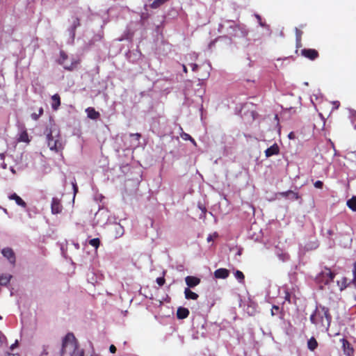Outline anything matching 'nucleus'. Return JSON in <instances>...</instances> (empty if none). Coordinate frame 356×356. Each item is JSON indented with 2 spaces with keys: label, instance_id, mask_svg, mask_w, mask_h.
<instances>
[{
  "label": "nucleus",
  "instance_id": "4",
  "mask_svg": "<svg viewBox=\"0 0 356 356\" xmlns=\"http://www.w3.org/2000/svg\"><path fill=\"white\" fill-rule=\"evenodd\" d=\"M334 274L331 272L329 268H325L316 277V280L318 282L328 284L333 281Z\"/></svg>",
  "mask_w": 356,
  "mask_h": 356
},
{
  "label": "nucleus",
  "instance_id": "7",
  "mask_svg": "<svg viewBox=\"0 0 356 356\" xmlns=\"http://www.w3.org/2000/svg\"><path fill=\"white\" fill-rule=\"evenodd\" d=\"M51 213L53 214H58L62 211L63 207L60 204V201L57 197H53L51 204Z\"/></svg>",
  "mask_w": 356,
  "mask_h": 356
},
{
  "label": "nucleus",
  "instance_id": "32",
  "mask_svg": "<svg viewBox=\"0 0 356 356\" xmlns=\"http://www.w3.org/2000/svg\"><path fill=\"white\" fill-rule=\"evenodd\" d=\"M156 283L160 286H163L165 283V279L163 277H157L156 280Z\"/></svg>",
  "mask_w": 356,
  "mask_h": 356
},
{
  "label": "nucleus",
  "instance_id": "35",
  "mask_svg": "<svg viewBox=\"0 0 356 356\" xmlns=\"http://www.w3.org/2000/svg\"><path fill=\"white\" fill-rule=\"evenodd\" d=\"M40 114L37 113H33L31 115V118L33 120H37L39 118H40Z\"/></svg>",
  "mask_w": 356,
  "mask_h": 356
},
{
  "label": "nucleus",
  "instance_id": "58",
  "mask_svg": "<svg viewBox=\"0 0 356 356\" xmlns=\"http://www.w3.org/2000/svg\"><path fill=\"white\" fill-rule=\"evenodd\" d=\"M241 251H240V250H238V252L237 254H238V255H241Z\"/></svg>",
  "mask_w": 356,
  "mask_h": 356
},
{
  "label": "nucleus",
  "instance_id": "13",
  "mask_svg": "<svg viewBox=\"0 0 356 356\" xmlns=\"http://www.w3.org/2000/svg\"><path fill=\"white\" fill-rule=\"evenodd\" d=\"M214 276L218 279H225L229 276V270L226 268H219L214 272Z\"/></svg>",
  "mask_w": 356,
  "mask_h": 356
},
{
  "label": "nucleus",
  "instance_id": "3",
  "mask_svg": "<svg viewBox=\"0 0 356 356\" xmlns=\"http://www.w3.org/2000/svg\"><path fill=\"white\" fill-rule=\"evenodd\" d=\"M67 351L70 356H84V350L78 347L75 337L72 333L66 334L63 341L61 354L64 355Z\"/></svg>",
  "mask_w": 356,
  "mask_h": 356
},
{
  "label": "nucleus",
  "instance_id": "8",
  "mask_svg": "<svg viewBox=\"0 0 356 356\" xmlns=\"http://www.w3.org/2000/svg\"><path fill=\"white\" fill-rule=\"evenodd\" d=\"M79 19L78 18H73L71 26L67 29L69 36L72 42H73L75 37V30L78 26H79Z\"/></svg>",
  "mask_w": 356,
  "mask_h": 356
},
{
  "label": "nucleus",
  "instance_id": "22",
  "mask_svg": "<svg viewBox=\"0 0 356 356\" xmlns=\"http://www.w3.org/2000/svg\"><path fill=\"white\" fill-rule=\"evenodd\" d=\"M11 278V275H2L0 276V286H6L7 285Z\"/></svg>",
  "mask_w": 356,
  "mask_h": 356
},
{
  "label": "nucleus",
  "instance_id": "61",
  "mask_svg": "<svg viewBox=\"0 0 356 356\" xmlns=\"http://www.w3.org/2000/svg\"><path fill=\"white\" fill-rule=\"evenodd\" d=\"M355 129H356V124H355Z\"/></svg>",
  "mask_w": 356,
  "mask_h": 356
},
{
  "label": "nucleus",
  "instance_id": "37",
  "mask_svg": "<svg viewBox=\"0 0 356 356\" xmlns=\"http://www.w3.org/2000/svg\"><path fill=\"white\" fill-rule=\"evenodd\" d=\"M130 136L134 138L136 140H139V139L140 138V134H138V133L137 134H130Z\"/></svg>",
  "mask_w": 356,
  "mask_h": 356
},
{
  "label": "nucleus",
  "instance_id": "33",
  "mask_svg": "<svg viewBox=\"0 0 356 356\" xmlns=\"http://www.w3.org/2000/svg\"><path fill=\"white\" fill-rule=\"evenodd\" d=\"M314 186L316 188H322L323 183L321 181L318 180L314 182Z\"/></svg>",
  "mask_w": 356,
  "mask_h": 356
},
{
  "label": "nucleus",
  "instance_id": "19",
  "mask_svg": "<svg viewBox=\"0 0 356 356\" xmlns=\"http://www.w3.org/2000/svg\"><path fill=\"white\" fill-rule=\"evenodd\" d=\"M184 296H185V298L188 300H189V299L197 300L199 297L196 293L192 291L189 288L185 289Z\"/></svg>",
  "mask_w": 356,
  "mask_h": 356
},
{
  "label": "nucleus",
  "instance_id": "20",
  "mask_svg": "<svg viewBox=\"0 0 356 356\" xmlns=\"http://www.w3.org/2000/svg\"><path fill=\"white\" fill-rule=\"evenodd\" d=\"M51 107L54 110H57L60 105V97L58 94H55L51 97Z\"/></svg>",
  "mask_w": 356,
  "mask_h": 356
},
{
  "label": "nucleus",
  "instance_id": "16",
  "mask_svg": "<svg viewBox=\"0 0 356 356\" xmlns=\"http://www.w3.org/2000/svg\"><path fill=\"white\" fill-rule=\"evenodd\" d=\"M88 118L92 120H96L99 117V112L96 111L94 108L88 107L86 109Z\"/></svg>",
  "mask_w": 356,
  "mask_h": 356
},
{
  "label": "nucleus",
  "instance_id": "55",
  "mask_svg": "<svg viewBox=\"0 0 356 356\" xmlns=\"http://www.w3.org/2000/svg\"><path fill=\"white\" fill-rule=\"evenodd\" d=\"M200 209L203 211V212H205L206 209L205 208H202L200 206H199Z\"/></svg>",
  "mask_w": 356,
  "mask_h": 356
},
{
  "label": "nucleus",
  "instance_id": "41",
  "mask_svg": "<svg viewBox=\"0 0 356 356\" xmlns=\"http://www.w3.org/2000/svg\"><path fill=\"white\" fill-rule=\"evenodd\" d=\"M314 97H315V99L316 100H318L319 99V97H318V95L317 94H314L312 97H311V102L313 104H314Z\"/></svg>",
  "mask_w": 356,
  "mask_h": 356
},
{
  "label": "nucleus",
  "instance_id": "34",
  "mask_svg": "<svg viewBox=\"0 0 356 356\" xmlns=\"http://www.w3.org/2000/svg\"><path fill=\"white\" fill-rule=\"evenodd\" d=\"M353 282H354L355 284H356V261L353 264Z\"/></svg>",
  "mask_w": 356,
  "mask_h": 356
},
{
  "label": "nucleus",
  "instance_id": "36",
  "mask_svg": "<svg viewBox=\"0 0 356 356\" xmlns=\"http://www.w3.org/2000/svg\"><path fill=\"white\" fill-rule=\"evenodd\" d=\"M289 191H285V192L279 193L277 194V195H280L282 197L287 198L288 195H289Z\"/></svg>",
  "mask_w": 356,
  "mask_h": 356
},
{
  "label": "nucleus",
  "instance_id": "53",
  "mask_svg": "<svg viewBox=\"0 0 356 356\" xmlns=\"http://www.w3.org/2000/svg\"><path fill=\"white\" fill-rule=\"evenodd\" d=\"M183 70L184 72H187V68L184 65H183Z\"/></svg>",
  "mask_w": 356,
  "mask_h": 356
},
{
  "label": "nucleus",
  "instance_id": "56",
  "mask_svg": "<svg viewBox=\"0 0 356 356\" xmlns=\"http://www.w3.org/2000/svg\"><path fill=\"white\" fill-rule=\"evenodd\" d=\"M10 170H11V172H12L13 173H15V170H14V168H10Z\"/></svg>",
  "mask_w": 356,
  "mask_h": 356
},
{
  "label": "nucleus",
  "instance_id": "49",
  "mask_svg": "<svg viewBox=\"0 0 356 356\" xmlns=\"http://www.w3.org/2000/svg\"><path fill=\"white\" fill-rule=\"evenodd\" d=\"M333 104L334 105V108H337L339 106V102H334Z\"/></svg>",
  "mask_w": 356,
  "mask_h": 356
},
{
  "label": "nucleus",
  "instance_id": "25",
  "mask_svg": "<svg viewBox=\"0 0 356 356\" xmlns=\"http://www.w3.org/2000/svg\"><path fill=\"white\" fill-rule=\"evenodd\" d=\"M234 277L240 283L243 282L245 276L241 270H236L234 272Z\"/></svg>",
  "mask_w": 356,
  "mask_h": 356
},
{
  "label": "nucleus",
  "instance_id": "42",
  "mask_svg": "<svg viewBox=\"0 0 356 356\" xmlns=\"http://www.w3.org/2000/svg\"><path fill=\"white\" fill-rule=\"evenodd\" d=\"M191 66L192 70L193 72L197 71V70L198 68V65L197 64L193 63V64H191Z\"/></svg>",
  "mask_w": 356,
  "mask_h": 356
},
{
  "label": "nucleus",
  "instance_id": "48",
  "mask_svg": "<svg viewBox=\"0 0 356 356\" xmlns=\"http://www.w3.org/2000/svg\"><path fill=\"white\" fill-rule=\"evenodd\" d=\"M285 300L290 302V294L289 293H286Z\"/></svg>",
  "mask_w": 356,
  "mask_h": 356
},
{
  "label": "nucleus",
  "instance_id": "62",
  "mask_svg": "<svg viewBox=\"0 0 356 356\" xmlns=\"http://www.w3.org/2000/svg\"><path fill=\"white\" fill-rule=\"evenodd\" d=\"M0 319H1V316H0Z\"/></svg>",
  "mask_w": 356,
  "mask_h": 356
},
{
  "label": "nucleus",
  "instance_id": "28",
  "mask_svg": "<svg viewBox=\"0 0 356 356\" xmlns=\"http://www.w3.org/2000/svg\"><path fill=\"white\" fill-rule=\"evenodd\" d=\"M287 198L291 200H296L299 198V196L298 193L293 192V191H289V193Z\"/></svg>",
  "mask_w": 356,
  "mask_h": 356
},
{
  "label": "nucleus",
  "instance_id": "17",
  "mask_svg": "<svg viewBox=\"0 0 356 356\" xmlns=\"http://www.w3.org/2000/svg\"><path fill=\"white\" fill-rule=\"evenodd\" d=\"M9 199L15 200L16 204L22 207L25 208L26 206V202L16 193L11 194L9 196Z\"/></svg>",
  "mask_w": 356,
  "mask_h": 356
},
{
  "label": "nucleus",
  "instance_id": "52",
  "mask_svg": "<svg viewBox=\"0 0 356 356\" xmlns=\"http://www.w3.org/2000/svg\"><path fill=\"white\" fill-rule=\"evenodd\" d=\"M9 356H19V354L9 353Z\"/></svg>",
  "mask_w": 356,
  "mask_h": 356
},
{
  "label": "nucleus",
  "instance_id": "14",
  "mask_svg": "<svg viewBox=\"0 0 356 356\" xmlns=\"http://www.w3.org/2000/svg\"><path fill=\"white\" fill-rule=\"evenodd\" d=\"M342 343V346L344 350L345 354L347 355H350L353 353V349L350 347V343L345 339H341Z\"/></svg>",
  "mask_w": 356,
  "mask_h": 356
},
{
  "label": "nucleus",
  "instance_id": "15",
  "mask_svg": "<svg viewBox=\"0 0 356 356\" xmlns=\"http://www.w3.org/2000/svg\"><path fill=\"white\" fill-rule=\"evenodd\" d=\"M318 247V243L317 240L315 238H312L308 243H305L304 245V249L305 250H315Z\"/></svg>",
  "mask_w": 356,
  "mask_h": 356
},
{
  "label": "nucleus",
  "instance_id": "45",
  "mask_svg": "<svg viewBox=\"0 0 356 356\" xmlns=\"http://www.w3.org/2000/svg\"><path fill=\"white\" fill-rule=\"evenodd\" d=\"M289 139H293L295 138L293 132H290L288 135Z\"/></svg>",
  "mask_w": 356,
  "mask_h": 356
},
{
  "label": "nucleus",
  "instance_id": "60",
  "mask_svg": "<svg viewBox=\"0 0 356 356\" xmlns=\"http://www.w3.org/2000/svg\"><path fill=\"white\" fill-rule=\"evenodd\" d=\"M332 143V145L333 148H334V143ZM334 149L335 150V149Z\"/></svg>",
  "mask_w": 356,
  "mask_h": 356
},
{
  "label": "nucleus",
  "instance_id": "57",
  "mask_svg": "<svg viewBox=\"0 0 356 356\" xmlns=\"http://www.w3.org/2000/svg\"><path fill=\"white\" fill-rule=\"evenodd\" d=\"M75 247H76V249H78L79 248V244L78 243L75 244Z\"/></svg>",
  "mask_w": 356,
  "mask_h": 356
},
{
  "label": "nucleus",
  "instance_id": "9",
  "mask_svg": "<svg viewBox=\"0 0 356 356\" xmlns=\"http://www.w3.org/2000/svg\"><path fill=\"white\" fill-rule=\"evenodd\" d=\"M185 282L188 288H193L200 283V279L194 276H187L185 277Z\"/></svg>",
  "mask_w": 356,
  "mask_h": 356
},
{
  "label": "nucleus",
  "instance_id": "51",
  "mask_svg": "<svg viewBox=\"0 0 356 356\" xmlns=\"http://www.w3.org/2000/svg\"><path fill=\"white\" fill-rule=\"evenodd\" d=\"M190 141L195 145L196 146V142L195 140L192 138V140H190Z\"/></svg>",
  "mask_w": 356,
  "mask_h": 356
},
{
  "label": "nucleus",
  "instance_id": "23",
  "mask_svg": "<svg viewBox=\"0 0 356 356\" xmlns=\"http://www.w3.org/2000/svg\"><path fill=\"white\" fill-rule=\"evenodd\" d=\"M295 31H296V46H297V47H300L302 46L301 37H302V31L299 30L298 28H296Z\"/></svg>",
  "mask_w": 356,
  "mask_h": 356
},
{
  "label": "nucleus",
  "instance_id": "11",
  "mask_svg": "<svg viewBox=\"0 0 356 356\" xmlns=\"http://www.w3.org/2000/svg\"><path fill=\"white\" fill-rule=\"evenodd\" d=\"M279 152H280L279 146L276 143H275L265 150V156L266 157H270L273 155L278 154Z\"/></svg>",
  "mask_w": 356,
  "mask_h": 356
},
{
  "label": "nucleus",
  "instance_id": "59",
  "mask_svg": "<svg viewBox=\"0 0 356 356\" xmlns=\"http://www.w3.org/2000/svg\"><path fill=\"white\" fill-rule=\"evenodd\" d=\"M304 85L308 86V82H304Z\"/></svg>",
  "mask_w": 356,
  "mask_h": 356
},
{
  "label": "nucleus",
  "instance_id": "24",
  "mask_svg": "<svg viewBox=\"0 0 356 356\" xmlns=\"http://www.w3.org/2000/svg\"><path fill=\"white\" fill-rule=\"evenodd\" d=\"M347 206L353 211H356V197H353L347 201Z\"/></svg>",
  "mask_w": 356,
  "mask_h": 356
},
{
  "label": "nucleus",
  "instance_id": "46",
  "mask_svg": "<svg viewBox=\"0 0 356 356\" xmlns=\"http://www.w3.org/2000/svg\"><path fill=\"white\" fill-rule=\"evenodd\" d=\"M273 309H275V310H278L279 309V307L276 306V305H273V308H272V310H271V313H272L273 316L275 315L274 312H273Z\"/></svg>",
  "mask_w": 356,
  "mask_h": 356
},
{
  "label": "nucleus",
  "instance_id": "31",
  "mask_svg": "<svg viewBox=\"0 0 356 356\" xmlns=\"http://www.w3.org/2000/svg\"><path fill=\"white\" fill-rule=\"evenodd\" d=\"M218 234L216 232L213 233V234H209L208 236H207V241L208 242H211L213 240L214 238H217L218 237Z\"/></svg>",
  "mask_w": 356,
  "mask_h": 356
},
{
  "label": "nucleus",
  "instance_id": "1",
  "mask_svg": "<svg viewBox=\"0 0 356 356\" xmlns=\"http://www.w3.org/2000/svg\"><path fill=\"white\" fill-rule=\"evenodd\" d=\"M45 134L47 145L51 151L58 152L63 149L64 143L60 137V130L56 125L52 124L49 128H47Z\"/></svg>",
  "mask_w": 356,
  "mask_h": 356
},
{
  "label": "nucleus",
  "instance_id": "18",
  "mask_svg": "<svg viewBox=\"0 0 356 356\" xmlns=\"http://www.w3.org/2000/svg\"><path fill=\"white\" fill-rule=\"evenodd\" d=\"M189 314V311L188 309L184 307H179L177 311V316L179 319L186 318Z\"/></svg>",
  "mask_w": 356,
  "mask_h": 356
},
{
  "label": "nucleus",
  "instance_id": "40",
  "mask_svg": "<svg viewBox=\"0 0 356 356\" xmlns=\"http://www.w3.org/2000/svg\"><path fill=\"white\" fill-rule=\"evenodd\" d=\"M116 347L114 345H111L109 347V351L111 353H115L116 352Z\"/></svg>",
  "mask_w": 356,
  "mask_h": 356
},
{
  "label": "nucleus",
  "instance_id": "43",
  "mask_svg": "<svg viewBox=\"0 0 356 356\" xmlns=\"http://www.w3.org/2000/svg\"><path fill=\"white\" fill-rule=\"evenodd\" d=\"M356 122V111L352 113V122L354 124Z\"/></svg>",
  "mask_w": 356,
  "mask_h": 356
},
{
  "label": "nucleus",
  "instance_id": "27",
  "mask_svg": "<svg viewBox=\"0 0 356 356\" xmlns=\"http://www.w3.org/2000/svg\"><path fill=\"white\" fill-rule=\"evenodd\" d=\"M100 241L98 238H92L89 241V244L95 248L99 246Z\"/></svg>",
  "mask_w": 356,
  "mask_h": 356
},
{
  "label": "nucleus",
  "instance_id": "12",
  "mask_svg": "<svg viewBox=\"0 0 356 356\" xmlns=\"http://www.w3.org/2000/svg\"><path fill=\"white\" fill-rule=\"evenodd\" d=\"M113 229L114 231V235L116 238H120L123 236L124 233V229L122 225L120 223H115L113 225Z\"/></svg>",
  "mask_w": 356,
  "mask_h": 356
},
{
  "label": "nucleus",
  "instance_id": "10",
  "mask_svg": "<svg viewBox=\"0 0 356 356\" xmlns=\"http://www.w3.org/2000/svg\"><path fill=\"white\" fill-rule=\"evenodd\" d=\"M302 55L310 60H314L318 56V52L312 49H304L302 50Z\"/></svg>",
  "mask_w": 356,
  "mask_h": 356
},
{
  "label": "nucleus",
  "instance_id": "38",
  "mask_svg": "<svg viewBox=\"0 0 356 356\" xmlns=\"http://www.w3.org/2000/svg\"><path fill=\"white\" fill-rule=\"evenodd\" d=\"M72 186H73V191H74V197H75L76 193L78 191V187L76 186V184L74 182H72Z\"/></svg>",
  "mask_w": 356,
  "mask_h": 356
},
{
  "label": "nucleus",
  "instance_id": "5",
  "mask_svg": "<svg viewBox=\"0 0 356 356\" xmlns=\"http://www.w3.org/2000/svg\"><path fill=\"white\" fill-rule=\"evenodd\" d=\"M60 65H63L65 70H72L76 65V61L72 59L68 61V57L63 51L60 53V58L58 60Z\"/></svg>",
  "mask_w": 356,
  "mask_h": 356
},
{
  "label": "nucleus",
  "instance_id": "47",
  "mask_svg": "<svg viewBox=\"0 0 356 356\" xmlns=\"http://www.w3.org/2000/svg\"><path fill=\"white\" fill-rule=\"evenodd\" d=\"M47 354H48V352H47V349L44 347L42 353L40 356L46 355Z\"/></svg>",
  "mask_w": 356,
  "mask_h": 356
},
{
  "label": "nucleus",
  "instance_id": "2",
  "mask_svg": "<svg viewBox=\"0 0 356 356\" xmlns=\"http://www.w3.org/2000/svg\"><path fill=\"white\" fill-rule=\"evenodd\" d=\"M310 321L316 326L323 327L327 330L330 325L331 316L329 309L323 306L317 307L310 316Z\"/></svg>",
  "mask_w": 356,
  "mask_h": 356
},
{
  "label": "nucleus",
  "instance_id": "39",
  "mask_svg": "<svg viewBox=\"0 0 356 356\" xmlns=\"http://www.w3.org/2000/svg\"><path fill=\"white\" fill-rule=\"evenodd\" d=\"M18 346V340H15V343H13L10 347V349L11 350H13L17 346Z\"/></svg>",
  "mask_w": 356,
  "mask_h": 356
},
{
  "label": "nucleus",
  "instance_id": "50",
  "mask_svg": "<svg viewBox=\"0 0 356 356\" xmlns=\"http://www.w3.org/2000/svg\"><path fill=\"white\" fill-rule=\"evenodd\" d=\"M38 114H40V115H42V113H43V108L42 107H40L39 109H38Z\"/></svg>",
  "mask_w": 356,
  "mask_h": 356
},
{
  "label": "nucleus",
  "instance_id": "6",
  "mask_svg": "<svg viewBox=\"0 0 356 356\" xmlns=\"http://www.w3.org/2000/svg\"><path fill=\"white\" fill-rule=\"evenodd\" d=\"M2 255L8 259L10 264H15L16 261L15 254L10 248H4L1 250Z\"/></svg>",
  "mask_w": 356,
  "mask_h": 356
},
{
  "label": "nucleus",
  "instance_id": "29",
  "mask_svg": "<svg viewBox=\"0 0 356 356\" xmlns=\"http://www.w3.org/2000/svg\"><path fill=\"white\" fill-rule=\"evenodd\" d=\"M255 17L257 18V21H258V23L259 24L262 26V27H265V28H269V26L264 22H262L261 20V17L258 14H255L254 15Z\"/></svg>",
  "mask_w": 356,
  "mask_h": 356
},
{
  "label": "nucleus",
  "instance_id": "26",
  "mask_svg": "<svg viewBox=\"0 0 356 356\" xmlns=\"http://www.w3.org/2000/svg\"><path fill=\"white\" fill-rule=\"evenodd\" d=\"M18 140L20 142L28 143L29 141V136H28V134L26 133V131L22 132L19 135Z\"/></svg>",
  "mask_w": 356,
  "mask_h": 356
},
{
  "label": "nucleus",
  "instance_id": "54",
  "mask_svg": "<svg viewBox=\"0 0 356 356\" xmlns=\"http://www.w3.org/2000/svg\"><path fill=\"white\" fill-rule=\"evenodd\" d=\"M327 234H328L330 236H331V235H332L333 232H332V230H330H330H328V231H327Z\"/></svg>",
  "mask_w": 356,
  "mask_h": 356
},
{
  "label": "nucleus",
  "instance_id": "21",
  "mask_svg": "<svg viewBox=\"0 0 356 356\" xmlns=\"http://www.w3.org/2000/svg\"><path fill=\"white\" fill-rule=\"evenodd\" d=\"M318 346V342L314 337H311L307 341L308 348L314 351Z\"/></svg>",
  "mask_w": 356,
  "mask_h": 356
},
{
  "label": "nucleus",
  "instance_id": "44",
  "mask_svg": "<svg viewBox=\"0 0 356 356\" xmlns=\"http://www.w3.org/2000/svg\"><path fill=\"white\" fill-rule=\"evenodd\" d=\"M4 340H5V337L0 334V346H2Z\"/></svg>",
  "mask_w": 356,
  "mask_h": 356
},
{
  "label": "nucleus",
  "instance_id": "30",
  "mask_svg": "<svg viewBox=\"0 0 356 356\" xmlns=\"http://www.w3.org/2000/svg\"><path fill=\"white\" fill-rule=\"evenodd\" d=\"M181 137L183 140H192V137L188 134H186L185 132H182L181 134Z\"/></svg>",
  "mask_w": 356,
  "mask_h": 356
}]
</instances>
